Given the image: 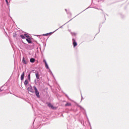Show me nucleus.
Here are the masks:
<instances>
[{"mask_svg": "<svg viewBox=\"0 0 129 129\" xmlns=\"http://www.w3.org/2000/svg\"><path fill=\"white\" fill-rule=\"evenodd\" d=\"M28 91H29L30 92H31L33 93L34 92V91L33 90V88H28L27 89Z\"/></svg>", "mask_w": 129, "mask_h": 129, "instance_id": "obj_5", "label": "nucleus"}, {"mask_svg": "<svg viewBox=\"0 0 129 129\" xmlns=\"http://www.w3.org/2000/svg\"><path fill=\"white\" fill-rule=\"evenodd\" d=\"M29 39L30 38H27L26 41L28 42V43H29V44H31V43H32V41Z\"/></svg>", "mask_w": 129, "mask_h": 129, "instance_id": "obj_10", "label": "nucleus"}, {"mask_svg": "<svg viewBox=\"0 0 129 129\" xmlns=\"http://www.w3.org/2000/svg\"><path fill=\"white\" fill-rule=\"evenodd\" d=\"M1 91H2V90H0V92H1Z\"/></svg>", "mask_w": 129, "mask_h": 129, "instance_id": "obj_21", "label": "nucleus"}, {"mask_svg": "<svg viewBox=\"0 0 129 129\" xmlns=\"http://www.w3.org/2000/svg\"><path fill=\"white\" fill-rule=\"evenodd\" d=\"M44 62L45 64H46V63H47V61H46V60H44Z\"/></svg>", "mask_w": 129, "mask_h": 129, "instance_id": "obj_18", "label": "nucleus"}, {"mask_svg": "<svg viewBox=\"0 0 129 129\" xmlns=\"http://www.w3.org/2000/svg\"><path fill=\"white\" fill-rule=\"evenodd\" d=\"M25 85H27L28 84V80H26L24 82Z\"/></svg>", "mask_w": 129, "mask_h": 129, "instance_id": "obj_16", "label": "nucleus"}, {"mask_svg": "<svg viewBox=\"0 0 129 129\" xmlns=\"http://www.w3.org/2000/svg\"><path fill=\"white\" fill-rule=\"evenodd\" d=\"M25 77V72H23L21 76V80H24Z\"/></svg>", "mask_w": 129, "mask_h": 129, "instance_id": "obj_4", "label": "nucleus"}, {"mask_svg": "<svg viewBox=\"0 0 129 129\" xmlns=\"http://www.w3.org/2000/svg\"><path fill=\"white\" fill-rule=\"evenodd\" d=\"M24 37H26L28 39H30V36H29V35H28L27 34H24Z\"/></svg>", "mask_w": 129, "mask_h": 129, "instance_id": "obj_9", "label": "nucleus"}, {"mask_svg": "<svg viewBox=\"0 0 129 129\" xmlns=\"http://www.w3.org/2000/svg\"><path fill=\"white\" fill-rule=\"evenodd\" d=\"M22 63H23V64H27V63H28V61L25 60L24 57H23Z\"/></svg>", "mask_w": 129, "mask_h": 129, "instance_id": "obj_7", "label": "nucleus"}, {"mask_svg": "<svg viewBox=\"0 0 129 129\" xmlns=\"http://www.w3.org/2000/svg\"><path fill=\"white\" fill-rule=\"evenodd\" d=\"M73 45H74V47H76V46H77V42H76V41H75V40H74V39H73Z\"/></svg>", "mask_w": 129, "mask_h": 129, "instance_id": "obj_6", "label": "nucleus"}, {"mask_svg": "<svg viewBox=\"0 0 129 129\" xmlns=\"http://www.w3.org/2000/svg\"><path fill=\"white\" fill-rule=\"evenodd\" d=\"M59 28H62V26H60Z\"/></svg>", "mask_w": 129, "mask_h": 129, "instance_id": "obj_20", "label": "nucleus"}, {"mask_svg": "<svg viewBox=\"0 0 129 129\" xmlns=\"http://www.w3.org/2000/svg\"><path fill=\"white\" fill-rule=\"evenodd\" d=\"M71 106V103H67L66 104V106Z\"/></svg>", "mask_w": 129, "mask_h": 129, "instance_id": "obj_15", "label": "nucleus"}, {"mask_svg": "<svg viewBox=\"0 0 129 129\" xmlns=\"http://www.w3.org/2000/svg\"><path fill=\"white\" fill-rule=\"evenodd\" d=\"M28 79L29 80V81H31V74H29L28 75Z\"/></svg>", "mask_w": 129, "mask_h": 129, "instance_id": "obj_12", "label": "nucleus"}, {"mask_svg": "<svg viewBox=\"0 0 129 129\" xmlns=\"http://www.w3.org/2000/svg\"><path fill=\"white\" fill-rule=\"evenodd\" d=\"M31 63H34L35 62V58H30Z\"/></svg>", "mask_w": 129, "mask_h": 129, "instance_id": "obj_11", "label": "nucleus"}, {"mask_svg": "<svg viewBox=\"0 0 129 129\" xmlns=\"http://www.w3.org/2000/svg\"><path fill=\"white\" fill-rule=\"evenodd\" d=\"M45 65L46 69H49V66H48V63H47V62H45Z\"/></svg>", "mask_w": 129, "mask_h": 129, "instance_id": "obj_13", "label": "nucleus"}, {"mask_svg": "<svg viewBox=\"0 0 129 129\" xmlns=\"http://www.w3.org/2000/svg\"><path fill=\"white\" fill-rule=\"evenodd\" d=\"M20 37H21V38H22V39H26V37H25V35H21Z\"/></svg>", "mask_w": 129, "mask_h": 129, "instance_id": "obj_14", "label": "nucleus"}, {"mask_svg": "<svg viewBox=\"0 0 129 129\" xmlns=\"http://www.w3.org/2000/svg\"><path fill=\"white\" fill-rule=\"evenodd\" d=\"M57 29H56L55 31L52 32H50V33H46V34H44L42 35V36H51V35H52V34H53V33H55V32H56L57 31Z\"/></svg>", "mask_w": 129, "mask_h": 129, "instance_id": "obj_2", "label": "nucleus"}, {"mask_svg": "<svg viewBox=\"0 0 129 129\" xmlns=\"http://www.w3.org/2000/svg\"><path fill=\"white\" fill-rule=\"evenodd\" d=\"M33 88L35 90V94H36L37 97L39 98L40 97V95L39 94V91H38V89H37V87H36V86H34Z\"/></svg>", "mask_w": 129, "mask_h": 129, "instance_id": "obj_1", "label": "nucleus"}, {"mask_svg": "<svg viewBox=\"0 0 129 129\" xmlns=\"http://www.w3.org/2000/svg\"><path fill=\"white\" fill-rule=\"evenodd\" d=\"M6 2V4L8 6H9V2H8V0H5Z\"/></svg>", "mask_w": 129, "mask_h": 129, "instance_id": "obj_17", "label": "nucleus"}, {"mask_svg": "<svg viewBox=\"0 0 129 129\" xmlns=\"http://www.w3.org/2000/svg\"><path fill=\"white\" fill-rule=\"evenodd\" d=\"M35 76L36 77V79H39V73H36L35 74Z\"/></svg>", "mask_w": 129, "mask_h": 129, "instance_id": "obj_8", "label": "nucleus"}, {"mask_svg": "<svg viewBox=\"0 0 129 129\" xmlns=\"http://www.w3.org/2000/svg\"><path fill=\"white\" fill-rule=\"evenodd\" d=\"M48 106L51 108L52 109H56V107L52 106V105H51V103H48Z\"/></svg>", "mask_w": 129, "mask_h": 129, "instance_id": "obj_3", "label": "nucleus"}, {"mask_svg": "<svg viewBox=\"0 0 129 129\" xmlns=\"http://www.w3.org/2000/svg\"><path fill=\"white\" fill-rule=\"evenodd\" d=\"M80 108H82V107H80Z\"/></svg>", "mask_w": 129, "mask_h": 129, "instance_id": "obj_22", "label": "nucleus"}, {"mask_svg": "<svg viewBox=\"0 0 129 129\" xmlns=\"http://www.w3.org/2000/svg\"><path fill=\"white\" fill-rule=\"evenodd\" d=\"M34 82H35V84H37V81L36 80H35Z\"/></svg>", "mask_w": 129, "mask_h": 129, "instance_id": "obj_19", "label": "nucleus"}]
</instances>
